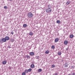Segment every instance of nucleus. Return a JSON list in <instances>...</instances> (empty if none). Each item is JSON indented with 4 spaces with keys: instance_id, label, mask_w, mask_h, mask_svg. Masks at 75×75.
<instances>
[{
    "instance_id": "1",
    "label": "nucleus",
    "mask_w": 75,
    "mask_h": 75,
    "mask_svg": "<svg viewBox=\"0 0 75 75\" xmlns=\"http://www.w3.org/2000/svg\"><path fill=\"white\" fill-rule=\"evenodd\" d=\"M28 17L30 18H31L33 16V13L31 12H30L28 13Z\"/></svg>"
},
{
    "instance_id": "2",
    "label": "nucleus",
    "mask_w": 75,
    "mask_h": 75,
    "mask_svg": "<svg viewBox=\"0 0 75 75\" xmlns=\"http://www.w3.org/2000/svg\"><path fill=\"white\" fill-rule=\"evenodd\" d=\"M51 11H52V9H47L46 10V12L47 13H51Z\"/></svg>"
},
{
    "instance_id": "3",
    "label": "nucleus",
    "mask_w": 75,
    "mask_h": 75,
    "mask_svg": "<svg viewBox=\"0 0 75 75\" xmlns=\"http://www.w3.org/2000/svg\"><path fill=\"white\" fill-rule=\"evenodd\" d=\"M29 54L30 56H34V52H31L29 53Z\"/></svg>"
},
{
    "instance_id": "4",
    "label": "nucleus",
    "mask_w": 75,
    "mask_h": 75,
    "mask_svg": "<svg viewBox=\"0 0 75 75\" xmlns=\"http://www.w3.org/2000/svg\"><path fill=\"white\" fill-rule=\"evenodd\" d=\"M5 38L6 40V41H8V40H9V39H10V38L8 36H6Z\"/></svg>"
},
{
    "instance_id": "5",
    "label": "nucleus",
    "mask_w": 75,
    "mask_h": 75,
    "mask_svg": "<svg viewBox=\"0 0 75 75\" xmlns=\"http://www.w3.org/2000/svg\"><path fill=\"white\" fill-rule=\"evenodd\" d=\"M68 41L67 40H65L64 42V45H67L68 44Z\"/></svg>"
},
{
    "instance_id": "6",
    "label": "nucleus",
    "mask_w": 75,
    "mask_h": 75,
    "mask_svg": "<svg viewBox=\"0 0 75 75\" xmlns=\"http://www.w3.org/2000/svg\"><path fill=\"white\" fill-rule=\"evenodd\" d=\"M58 41H59V39L58 38H57L55 39L54 42H58Z\"/></svg>"
},
{
    "instance_id": "7",
    "label": "nucleus",
    "mask_w": 75,
    "mask_h": 75,
    "mask_svg": "<svg viewBox=\"0 0 75 75\" xmlns=\"http://www.w3.org/2000/svg\"><path fill=\"white\" fill-rule=\"evenodd\" d=\"M2 41H3V42H6V38H3L2 39Z\"/></svg>"
},
{
    "instance_id": "8",
    "label": "nucleus",
    "mask_w": 75,
    "mask_h": 75,
    "mask_svg": "<svg viewBox=\"0 0 75 75\" xmlns=\"http://www.w3.org/2000/svg\"><path fill=\"white\" fill-rule=\"evenodd\" d=\"M6 63H7V61L5 60L4 61L2 62V64H6Z\"/></svg>"
},
{
    "instance_id": "9",
    "label": "nucleus",
    "mask_w": 75,
    "mask_h": 75,
    "mask_svg": "<svg viewBox=\"0 0 75 75\" xmlns=\"http://www.w3.org/2000/svg\"><path fill=\"white\" fill-rule=\"evenodd\" d=\"M27 25L26 24H24L23 25V27L24 28H26L27 27Z\"/></svg>"
},
{
    "instance_id": "10",
    "label": "nucleus",
    "mask_w": 75,
    "mask_h": 75,
    "mask_svg": "<svg viewBox=\"0 0 75 75\" xmlns=\"http://www.w3.org/2000/svg\"><path fill=\"white\" fill-rule=\"evenodd\" d=\"M69 37L70 38H72L74 37V35L73 34L70 35Z\"/></svg>"
},
{
    "instance_id": "11",
    "label": "nucleus",
    "mask_w": 75,
    "mask_h": 75,
    "mask_svg": "<svg viewBox=\"0 0 75 75\" xmlns=\"http://www.w3.org/2000/svg\"><path fill=\"white\" fill-rule=\"evenodd\" d=\"M30 67L31 68H33L34 67V64H32L30 65Z\"/></svg>"
},
{
    "instance_id": "12",
    "label": "nucleus",
    "mask_w": 75,
    "mask_h": 75,
    "mask_svg": "<svg viewBox=\"0 0 75 75\" xmlns=\"http://www.w3.org/2000/svg\"><path fill=\"white\" fill-rule=\"evenodd\" d=\"M49 52H50V51L48 50H47L45 52V53L46 54H48Z\"/></svg>"
},
{
    "instance_id": "13",
    "label": "nucleus",
    "mask_w": 75,
    "mask_h": 75,
    "mask_svg": "<svg viewBox=\"0 0 75 75\" xmlns=\"http://www.w3.org/2000/svg\"><path fill=\"white\" fill-rule=\"evenodd\" d=\"M38 71L39 72H40L42 71V69H39L38 70Z\"/></svg>"
},
{
    "instance_id": "14",
    "label": "nucleus",
    "mask_w": 75,
    "mask_h": 75,
    "mask_svg": "<svg viewBox=\"0 0 75 75\" xmlns=\"http://www.w3.org/2000/svg\"><path fill=\"white\" fill-rule=\"evenodd\" d=\"M29 34L30 35H33V33L31 32H30L29 33Z\"/></svg>"
},
{
    "instance_id": "15",
    "label": "nucleus",
    "mask_w": 75,
    "mask_h": 75,
    "mask_svg": "<svg viewBox=\"0 0 75 75\" xmlns=\"http://www.w3.org/2000/svg\"><path fill=\"white\" fill-rule=\"evenodd\" d=\"M24 72L25 73H28V70L26 69V70H25Z\"/></svg>"
},
{
    "instance_id": "16",
    "label": "nucleus",
    "mask_w": 75,
    "mask_h": 75,
    "mask_svg": "<svg viewBox=\"0 0 75 75\" xmlns=\"http://www.w3.org/2000/svg\"><path fill=\"white\" fill-rule=\"evenodd\" d=\"M57 23L58 24H59V23H61V21H59V20H57Z\"/></svg>"
},
{
    "instance_id": "17",
    "label": "nucleus",
    "mask_w": 75,
    "mask_h": 75,
    "mask_svg": "<svg viewBox=\"0 0 75 75\" xmlns=\"http://www.w3.org/2000/svg\"><path fill=\"white\" fill-rule=\"evenodd\" d=\"M28 72H31V71L32 69H31L30 68L28 69Z\"/></svg>"
},
{
    "instance_id": "18",
    "label": "nucleus",
    "mask_w": 75,
    "mask_h": 75,
    "mask_svg": "<svg viewBox=\"0 0 75 75\" xmlns=\"http://www.w3.org/2000/svg\"><path fill=\"white\" fill-rule=\"evenodd\" d=\"M68 64L66 63L65 64V65L64 66L65 67H68Z\"/></svg>"
},
{
    "instance_id": "19",
    "label": "nucleus",
    "mask_w": 75,
    "mask_h": 75,
    "mask_svg": "<svg viewBox=\"0 0 75 75\" xmlns=\"http://www.w3.org/2000/svg\"><path fill=\"white\" fill-rule=\"evenodd\" d=\"M48 8L49 9H51V6L50 5H48Z\"/></svg>"
},
{
    "instance_id": "20",
    "label": "nucleus",
    "mask_w": 75,
    "mask_h": 75,
    "mask_svg": "<svg viewBox=\"0 0 75 75\" xmlns=\"http://www.w3.org/2000/svg\"><path fill=\"white\" fill-rule=\"evenodd\" d=\"M66 4H67V5H68V4H70V3H69V1H67L66 3Z\"/></svg>"
},
{
    "instance_id": "21",
    "label": "nucleus",
    "mask_w": 75,
    "mask_h": 75,
    "mask_svg": "<svg viewBox=\"0 0 75 75\" xmlns=\"http://www.w3.org/2000/svg\"><path fill=\"white\" fill-rule=\"evenodd\" d=\"M51 49H55V46L54 45H52L51 47Z\"/></svg>"
},
{
    "instance_id": "22",
    "label": "nucleus",
    "mask_w": 75,
    "mask_h": 75,
    "mask_svg": "<svg viewBox=\"0 0 75 75\" xmlns=\"http://www.w3.org/2000/svg\"><path fill=\"white\" fill-rule=\"evenodd\" d=\"M61 52H59L58 53V55H61Z\"/></svg>"
},
{
    "instance_id": "23",
    "label": "nucleus",
    "mask_w": 75,
    "mask_h": 75,
    "mask_svg": "<svg viewBox=\"0 0 75 75\" xmlns=\"http://www.w3.org/2000/svg\"><path fill=\"white\" fill-rule=\"evenodd\" d=\"M55 67V66L54 64H53L52 65V68H54Z\"/></svg>"
},
{
    "instance_id": "24",
    "label": "nucleus",
    "mask_w": 75,
    "mask_h": 75,
    "mask_svg": "<svg viewBox=\"0 0 75 75\" xmlns=\"http://www.w3.org/2000/svg\"><path fill=\"white\" fill-rule=\"evenodd\" d=\"M22 75H25V73L24 72H23L22 73Z\"/></svg>"
},
{
    "instance_id": "25",
    "label": "nucleus",
    "mask_w": 75,
    "mask_h": 75,
    "mask_svg": "<svg viewBox=\"0 0 75 75\" xmlns=\"http://www.w3.org/2000/svg\"><path fill=\"white\" fill-rule=\"evenodd\" d=\"M7 8H8L7 7V6H4V8L5 9H7Z\"/></svg>"
},
{
    "instance_id": "26",
    "label": "nucleus",
    "mask_w": 75,
    "mask_h": 75,
    "mask_svg": "<svg viewBox=\"0 0 75 75\" xmlns=\"http://www.w3.org/2000/svg\"><path fill=\"white\" fill-rule=\"evenodd\" d=\"M27 58H30V57L28 55L27 56Z\"/></svg>"
},
{
    "instance_id": "27",
    "label": "nucleus",
    "mask_w": 75,
    "mask_h": 75,
    "mask_svg": "<svg viewBox=\"0 0 75 75\" xmlns=\"http://www.w3.org/2000/svg\"><path fill=\"white\" fill-rule=\"evenodd\" d=\"M53 75H58V73H55L53 74Z\"/></svg>"
},
{
    "instance_id": "28",
    "label": "nucleus",
    "mask_w": 75,
    "mask_h": 75,
    "mask_svg": "<svg viewBox=\"0 0 75 75\" xmlns=\"http://www.w3.org/2000/svg\"><path fill=\"white\" fill-rule=\"evenodd\" d=\"M72 75H75V73L74 72L72 73Z\"/></svg>"
},
{
    "instance_id": "29",
    "label": "nucleus",
    "mask_w": 75,
    "mask_h": 75,
    "mask_svg": "<svg viewBox=\"0 0 75 75\" xmlns=\"http://www.w3.org/2000/svg\"><path fill=\"white\" fill-rule=\"evenodd\" d=\"M36 59H39V56H37L36 57Z\"/></svg>"
},
{
    "instance_id": "30",
    "label": "nucleus",
    "mask_w": 75,
    "mask_h": 75,
    "mask_svg": "<svg viewBox=\"0 0 75 75\" xmlns=\"http://www.w3.org/2000/svg\"><path fill=\"white\" fill-rule=\"evenodd\" d=\"M11 34H14V32H12L11 33Z\"/></svg>"
},
{
    "instance_id": "31",
    "label": "nucleus",
    "mask_w": 75,
    "mask_h": 75,
    "mask_svg": "<svg viewBox=\"0 0 75 75\" xmlns=\"http://www.w3.org/2000/svg\"><path fill=\"white\" fill-rule=\"evenodd\" d=\"M11 41H13V39H11Z\"/></svg>"
},
{
    "instance_id": "32",
    "label": "nucleus",
    "mask_w": 75,
    "mask_h": 75,
    "mask_svg": "<svg viewBox=\"0 0 75 75\" xmlns=\"http://www.w3.org/2000/svg\"><path fill=\"white\" fill-rule=\"evenodd\" d=\"M68 48H66V50L68 51Z\"/></svg>"
},
{
    "instance_id": "33",
    "label": "nucleus",
    "mask_w": 75,
    "mask_h": 75,
    "mask_svg": "<svg viewBox=\"0 0 75 75\" xmlns=\"http://www.w3.org/2000/svg\"><path fill=\"white\" fill-rule=\"evenodd\" d=\"M74 68V66H72L71 67V68Z\"/></svg>"
},
{
    "instance_id": "34",
    "label": "nucleus",
    "mask_w": 75,
    "mask_h": 75,
    "mask_svg": "<svg viewBox=\"0 0 75 75\" xmlns=\"http://www.w3.org/2000/svg\"><path fill=\"white\" fill-rule=\"evenodd\" d=\"M8 48H10L11 47H10L8 46Z\"/></svg>"
},
{
    "instance_id": "35",
    "label": "nucleus",
    "mask_w": 75,
    "mask_h": 75,
    "mask_svg": "<svg viewBox=\"0 0 75 75\" xmlns=\"http://www.w3.org/2000/svg\"><path fill=\"white\" fill-rule=\"evenodd\" d=\"M9 1H12V0H9Z\"/></svg>"
}]
</instances>
